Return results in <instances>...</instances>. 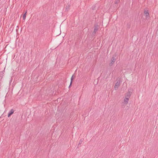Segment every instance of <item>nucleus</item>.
<instances>
[{
    "mask_svg": "<svg viewBox=\"0 0 158 158\" xmlns=\"http://www.w3.org/2000/svg\"><path fill=\"white\" fill-rule=\"evenodd\" d=\"M73 80H71V82H70V84L69 86V88L70 87V86L72 85V83H73Z\"/></svg>",
    "mask_w": 158,
    "mask_h": 158,
    "instance_id": "ddd939ff",
    "label": "nucleus"
},
{
    "mask_svg": "<svg viewBox=\"0 0 158 158\" xmlns=\"http://www.w3.org/2000/svg\"><path fill=\"white\" fill-rule=\"evenodd\" d=\"M130 97V96L129 95H127V96H126L125 97V98L124 100V102L126 104H127L128 103Z\"/></svg>",
    "mask_w": 158,
    "mask_h": 158,
    "instance_id": "20e7f679",
    "label": "nucleus"
},
{
    "mask_svg": "<svg viewBox=\"0 0 158 158\" xmlns=\"http://www.w3.org/2000/svg\"><path fill=\"white\" fill-rule=\"evenodd\" d=\"M120 0H115L114 3L116 4H118Z\"/></svg>",
    "mask_w": 158,
    "mask_h": 158,
    "instance_id": "9b49d317",
    "label": "nucleus"
},
{
    "mask_svg": "<svg viewBox=\"0 0 158 158\" xmlns=\"http://www.w3.org/2000/svg\"><path fill=\"white\" fill-rule=\"evenodd\" d=\"M5 71L4 70L3 71H1L0 73V79H2V78L3 77V76L4 75L3 74H4V73H5Z\"/></svg>",
    "mask_w": 158,
    "mask_h": 158,
    "instance_id": "0eeeda50",
    "label": "nucleus"
},
{
    "mask_svg": "<svg viewBox=\"0 0 158 158\" xmlns=\"http://www.w3.org/2000/svg\"><path fill=\"white\" fill-rule=\"evenodd\" d=\"M14 112V110L13 109H12L9 112L8 114V117H10Z\"/></svg>",
    "mask_w": 158,
    "mask_h": 158,
    "instance_id": "423d86ee",
    "label": "nucleus"
},
{
    "mask_svg": "<svg viewBox=\"0 0 158 158\" xmlns=\"http://www.w3.org/2000/svg\"><path fill=\"white\" fill-rule=\"evenodd\" d=\"M26 13L27 11L25 12V13L23 15V19L24 20L26 19Z\"/></svg>",
    "mask_w": 158,
    "mask_h": 158,
    "instance_id": "1a4fd4ad",
    "label": "nucleus"
},
{
    "mask_svg": "<svg viewBox=\"0 0 158 158\" xmlns=\"http://www.w3.org/2000/svg\"><path fill=\"white\" fill-rule=\"evenodd\" d=\"M82 141L83 140H82V139H81L80 140V143L78 144V146H79V145L81 144V143H82Z\"/></svg>",
    "mask_w": 158,
    "mask_h": 158,
    "instance_id": "4468645a",
    "label": "nucleus"
},
{
    "mask_svg": "<svg viewBox=\"0 0 158 158\" xmlns=\"http://www.w3.org/2000/svg\"><path fill=\"white\" fill-rule=\"evenodd\" d=\"M75 78V76L74 75H73L72 76L71 79H74Z\"/></svg>",
    "mask_w": 158,
    "mask_h": 158,
    "instance_id": "2eb2a0df",
    "label": "nucleus"
},
{
    "mask_svg": "<svg viewBox=\"0 0 158 158\" xmlns=\"http://www.w3.org/2000/svg\"><path fill=\"white\" fill-rule=\"evenodd\" d=\"M96 32H95L94 31H93L92 32L91 36L92 37L94 36H95L96 34Z\"/></svg>",
    "mask_w": 158,
    "mask_h": 158,
    "instance_id": "9d476101",
    "label": "nucleus"
},
{
    "mask_svg": "<svg viewBox=\"0 0 158 158\" xmlns=\"http://www.w3.org/2000/svg\"><path fill=\"white\" fill-rule=\"evenodd\" d=\"M97 80V81H95L96 80H94V85H97L98 83V81H99V80Z\"/></svg>",
    "mask_w": 158,
    "mask_h": 158,
    "instance_id": "f8f14e48",
    "label": "nucleus"
},
{
    "mask_svg": "<svg viewBox=\"0 0 158 158\" xmlns=\"http://www.w3.org/2000/svg\"><path fill=\"white\" fill-rule=\"evenodd\" d=\"M117 59V55L116 53H115L113 55L112 57L111 58L110 62L109 63L110 66H112L114 64L116 59Z\"/></svg>",
    "mask_w": 158,
    "mask_h": 158,
    "instance_id": "f257e3e1",
    "label": "nucleus"
},
{
    "mask_svg": "<svg viewBox=\"0 0 158 158\" xmlns=\"http://www.w3.org/2000/svg\"><path fill=\"white\" fill-rule=\"evenodd\" d=\"M94 31L96 32L99 28V26L97 24H95L94 26Z\"/></svg>",
    "mask_w": 158,
    "mask_h": 158,
    "instance_id": "7ed1b4c3",
    "label": "nucleus"
},
{
    "mask_svg": "<svg viewBox=\"0 0 158 158\" xmlns=\"http://www.w3.org/2000/svg\"><path fill=\"white\" fill-rule=\"evenodd\" d=\"M69 8L70 6L69 5L66 6L65 7L66 11H68L69 9Z\"/></svg>",
    "mask_w": 158,
    "mask_h": 158,
    "instance_id": "6e6552de",
    "label": "nucleus"
},
{
    "mask_svg": "<svg viewBox=\"0 0 158 158\" xmlns=\"http://www.w3.org/2000/svg\"><path fill=\"white\" fill-rule=\"evenodd\" d=\"M120 81L119 80L118 81H117L115 84L114 86V89L115 90H117L118 89V87L120 85Z\"/></svg>",
    "mask_w": 158,
    "mask_h": 158,
    "instance_id": "f03ea898",
    "label": "nucleus"
},
{
    "mask_svg": "<svg viewBox=\"0 0 158 158\" xmlns=\"http://www.w3.org/2000/svg\"><path fill=\"white\" fill-rule=\"evenodd\" d=\"M144 14L147 17H149V14L148 13V10H145L144 11Z\"/></svg>",
    "mask_w": 158,
    "mask_h": 158,
    "instance_id": "39448f33",
    "label": "nucleus"
},
{
    "mask_svg": "<svg viewBox=\"0 0 158 158\" xmlns=\"http://www.w3.org/2000/svg\"><path fill=\"white\" fill-rule=\"evenodd\" d=\"M12 80H10V83H11V82H12Z\"/></svg>",
    "mask_w": 158,
    "mask_h": 158,
    "instance_id": "dca6fc26",
    "label": "nucleus"
}]
</instances>
